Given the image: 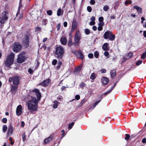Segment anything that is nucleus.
I'll list each match as a JSON object with an SVG mask.
<instances>
[{
  "label": "nucleus",
  "mask_w": 146,
  "mask_h": 146,
  "mask_svg": "<svg viewBox=\"0 0 146 146\" xmlns=\"http://www.w3.org/2000/svg\"><path fill=\"white\" fill-rule=\"evenodd\" d=\"M32 99L29 100L27 104L28 110L33 113V111L37 110L38 104V100H37L36 98L31 97Z\"/></svg>",
  "instance_id": "1"
},
{
  "label": "nucleus",
  "mask_w": 146,
  "mask_h": 146,
  "mask_svg": "<svg viewBox=\"0 0 146 146\" xmlns=\"http://www.w3.org/2000/svg\"><path fill=\"white\" fill-rule=\"evenodd\" d=\"M64 53L63 48L59 46L56 48V50L54 52L55 56L59 60L62 58Z\"/></svg>",
  "instance_id": "2"
},
{
  "label": "nucleus",
  "mask_w": 146,
  "mask_h": 146,
  "mask_svg": "<svg viewBox=\"0 0 146 146\" xmlns=\"http://www.w3.org/2000/svg\"><path fill=\"white\" fill-rule=\"evenodd\" d=\"M14 54L11 53L4 62L5 66L6 68H11V65L13 63Z\"/></svg>",
  "instance_id": "3"
},
{
  "label": "nucleus",
  "mask_w": 146,
  "mask_h": 146,
  "mask_svg": "<svg viewBox=\"0 0 146 146\" xmlns=\"http://www.w3.org/2000/svg\"><path fill=\"white\" fill-rule=\"evenodd\" d=\"M22 48L21 45L19 42H15L12 46L13 51L17 52L21 50Z\"/></svg>",
  "instance_id": "4"
},
{
  "label": "nucleus",
  "mask_w": 146,
  "mask_h": 146,
  "mask_svg": "<svg viewBox=\"0 0 146 146\" xmlns=\"http://www.w3.org/2000/svg\"><path fill=\"white\" fill-rule=\"evenodd\" d=\"M26 58L27 57L25 56V52H23L18 55L17 62L19 63H22L25 61Z\"/></svg>",
  "instance_id": "5"
},
{
  "label": "nucleus",
  "mask_w": 146,
  "mask_h": 146,
  "mask_svg": "<svg viewBox=\"0 0 146 146\" xmlns=\"http://www.w3.org/2000/svg\"><path fill=\"white\" fill-rule=\"evenodd\" d=\"M8 13L6 11L3 12L1 17H0V22L1 23L3 24L5 21H6L8 19Z\"/></svg>",
  "instance_id": "6"
},
{
  "label": "nucleus",
  "mask_w": 146,
  "mask_h": 146,
  "mask_svg": "<svg viewBox=\"0 0 146 146\" xmlns=\"http://www.w3.org/2000/svg\"><path fill=\"white\" fill-rule=\"evenodd\" d=\"M29 37L27 35H25L23 39L22 44L26 47H27L29 46Z\"/></svg>",
  "instance_id": "7"
},
{
  "label": "nucleus",
  "mask_w": 146,
  "mask_h": 146,
  "mask_svg": "<svg viewBox=\"0 0 146 146\" xmlns=\"http://www.w3.org/2000/svg\"><path fill=\"white\" fill-rule=\"evenodd\" d=\"M76 55L77 56L80 58L81 59L83 60L84 58V55L82 53L81 50H77L75 51H74Z\"/></svg>",
  "instance_id": "8"
},
{
  "label": "nucleus",
  "mask_w": 146,
  "mask_h": 146,
  "mask_svg": "<svg viewBox=\"0 0 146 146\" xmlns=\"http://www.w3.org/2000/svg\"><path fill=\"white\" fill-rule=\"evenodd\" d=\"M13 131V127L11 125H10L8 127V130L7 133L8 137L12 135Z\"/></svg>",
  "instance_id": "9"
},
{
  "label": "nucleus",
  "mask_w": 146,
  "mask_h": 146,
  "mask_svg": "<svg viewBox=\"0 0 146 146\" xmlns=\"http://www.w3.org/2000/svg\"><path fill=\"white\" fill-rule=\"evenodd\" d=\"M20 82L19 77L17 76H15L13 77V83L15 85L19 84Z\"/></svg>",
  "instance_id": "10"
},
{
  "label": "nucleus",
  "mask_w": 146,
  "mask_h": 146,
  "mask_svg": "<svg viewBox=\"0 0 146 146\" xmlns=\"http://www.w3.org/2000/svg\"><path fill=\"white\" fill-rule=\"evenodd\" d=\"M23 13L21 12L18 11L16 16L15 17L14 19V20H17L18 21L21 19L23 16Z\"/></svg>",
  "instance_id": "11"
},
{
  "label": "nucleus",
  "mask_w": 146,
  "mask_h": 146,
  "mask_svg": "<svg viewBox=\"0 0 146 146\" xmlns=\"http://www.w3.org/2000/svg\"><path fill=\"white\" fill-rule=\"evenodd\" d=\"M22 106L21 105H19L16 109V114L18 116L20 115L22 113Z\"/></svg>",
  "instance_id": "12"
},
{
  "label": "nucleus",
  "mask_w": 146,
  "mask_h": 146,
  "mask_svg": "<svg viewBox=\"0 0 146 146\" xmlns=\"http://www.w3.org/2000/svg\"><path fill=\"white\" fill-rule=\"evenodd\" d=\"M33 92H35V94L37 98V100L39 101L41 98V95L38 90L37 89H36L34 90H33Z\"/></svg>",
  "instance_id": "13"
},
{
  "label": "nucleus",
  "mask_w": 146,
  "mask_h": 146,
  "mask_svg": "<svg viewBox=\"0 0 146 146\" xmlns=\"http://www.w3.org/2000/svg\"><path fill=\"white\" fill-rule=\"evenodd\" d=\"M112 33L110 31H106L104 34L103 36L104 38L105 39H108L110 35H111Z\"/></svg>",
  "instance_id": "14"
},
{
  "label": "nucleus",
  "mask_w": 146,
  "mask_h": 146,
  "mask_svg": "<svg viewBox=\"0 0 146 146\" xmlns=\"http://www.w3.org/2000/svg\"><path fill=\"white\" fill-rule=\"evenodd\" d=\"M77 24L76 21L74 20L73 21L72 23L71 31L72 32L76 28Z\"/></svg>",
  "instance_id": "15"
},
{
  "label": "nucleus",
  "mask_w": 146,
  "mask_h": 146,
  "mask_svg": "<svg viewBox=\"0 0 146 146\" xmlns=\"http://www.w3.org/2000/svg\"><path fill=\"white\" fill-rule=\"evenodd\" d=\"M53 139V136L50 135L48 138L44 140V143L45 144L49 143L52 141Z\"/></svg>",
  "instance_id": "16"
},
{
  "label": "nucleus",
  "mask_w": 146,
  "mask_h": 146,
  "mask_svg": "<svg viewBox=\"0 0 146 146\" xmlns=\"http://www.w3.org/2000/svg\"><path fill=\"white\" fill-rule=\"evenodd\" d=\"M74 41L76 43H78L80 40V36L78 33H77L74 38Z\"/></svg>",
  "instance_id": "17"
},
{
  "label": "nucleus",
  "mask_w": 146,
  "mask_h": 146,
  "mask_svg": "<svg viewBox=\"0 0 146 146\" xmlns=\"http://www.w3.org/2000/svg\"><path fill=\"white\" fill-rule=\"evenodd\" d=\"M49 79H46L40 83L39 85L44 86H47L48 84Z\"/></svg>",
  "instance_id": "18"
},
{
  "label": "nucleus",
  "mask_w": 146,
  "mask_h": 146,
  "mask_svg": "<svg viewBox=\"0 0 146 146\" xmlns=\"http://www.w3.org/2000/svg\"><path fill=\"white\" fill-rule=\"evenodd\" d=\"M133 8L137 10L138 13H142V9L141 7L137 6H133Z\"/></svg>",
  "instance_id": "19"
},
{
  "label": "nucleus",
  "mask_w": 146,
  "mask_h": 146,
  "mask_svg": "<svg viewBox=\"0 0 146 146\" xmlns=\"http://www.w3.org/2000/svg\"><path fill=\"white\" fill-rule=\"evenodd\" d=\"M108 79L106 78L103 77L102 79V83L104 85H106L108 82Z\"/></svg>",
  "instance_id": "20"
},
{
  "label": "nucleus",
  "mask_w": 146,
  "mask_h": 146,
  "mask_svg": "<svg viewBox=\"0 0 146 146\" xmlns=\"http://www.w3.org/2000/svg\"><path fill=\"white\" fill-rule=\"evenodd\" d=\"M60 42L62 44L65 45L67 43V40L65 38L62 37L60 39Z\"/></svg>",
  "instance_id": "21"
},
{
  "label": "nucleus",
  "mask_w": 146,
  "mask_h": 146,
  "mask_svg": "<svg viewBox=\"0 0 146 146\" xmlns=\"http://www.w3.org/2000/svg\"><path fill=\"white\" fill-rule=\"evenodd\" d=\"M108 44L107 43H104L103 46L102 48L104 50H109V48H108Z\"/></svg>",
  "instance_id": "22"
},
{
  "label": "nucleus",
  "mask_w": 146,
  "mask_h": 146,
  "mask_svg": "<svg viewBox=\"0 0 146 146\" xmlns=\"http://www.w3.org/2000/svg\"><path fill=\"white\" fill-rule=\"evenodd\" d=\"M18 86L12 85L11 86V90L13 92H15L17 90Z\"/></svg>",
  "instance_id": "23"
},
{
  "label": "nucleus",
  "mask_w": 146,
  "mask_h": 146,
  "mask_svg": "<svg viewBox=\"0 0 146 146\" xmlns=\"http://www.w3.org/2000/svg\"><path fill=\"white\" fill-rule=\"evenodd\" d=\"M111 75L113 77L116 74V70H111L110 72Z\"/></svg>",
  "instance_id": "24"
},
{
  "label": "nucleus",
  "mask_w": 146,
  "mask_h": 146,
  "mask_svg": "<svg viewBox=\"0 0 146 146\" xmlns=\"http://www.w3.org/2000/svg\"><path fill=\"white\" fill-rule=\"evenodd\" d=\"M54 104L53 105V108H56L58 107V102L57 101L55 100L53 102Z\"/></svg>",
  "instance_id": "25"
},
{
  "label": "nucleus",
  "mask_w": 146,
  "mask_h": 146,
  "mask_svg": "<svg viewBox=\"0 0 146 146\" xmlns=\"http://www.w3.org/2000/svg\"><path fill=\"white\" fill-rule=\"evenodd\" d=\"M7 127L6 125H4L2 128L3 132L5 133L7 131Z\"/></svg>",
  "instance_id": "26"
},
{
  "label": "nucleus",
  "mask_w": 146,
  "mask_h": 146,
  "mask_svg": "<svg viewBox=\"0 0 146 146\" xmlns=\"http://www.w3.org/2000/svg\"><path fill=\"white\" fill-rule=\"evenodd\" d=\"M22 137L23 138V140L24 142L25 140L26 139V136H25V132H24L22 134Z\"/></svg>",
  "instance_id": "27"
},
{
  "label": "nucleus",
  "mask_w": 146,
  "mask_h": 146,
  "mask_svg": "<svg viewBox=\"0 0 146 146\" xmlns=\"http://www.w3.org/2000/svg\"><path fill=\"white\" fill-rule=\"evenodd\" d=\"M99 98H100V100H99L97 102H96L94 104L93 106V107L94 108H95L96 106L100 102V101H101V100L102 99V98L101 97H100Z\"/></svg>",
  "instance_id": "28"
},
{
  "label": "nucleus",
  "mask_w": 146,
  "mask_h": 146,
  "mask_svg": "<svg viewBox=\"0 0 146 146\" xmlns=\"http://www.w3.org/2000/svg\"><path fill=\"white\" fill-rule=\"evenodd\" d=\"M133 55V54L132 53H129L126 56V58L127 59H129L131 58Z\"/></svg>",
  "instance_id": "29"
},
{
  "label": "nucleus",
  "mask_w": 146,
  "mask_h": 146,
  "mask_svg": "<svg viewBox=\"0 0 146 146\" xmlns=\"http://www.w3.org/2000/svg\"><path fill=\"white\" fill-rule=\"evenodd\" d=\"M109 39L110 40H114V39L115 38V36L114 35H112V34H111V35H110V36L109 38Z\"/></svg>",
  "instance_id": "30"
},
{
  "label": "nucleus",
  "mask_w": 146,
  "mask_h": 146,
  "mask_svg": "<svg viewBox=\"0 0 146 146\" xmlns=\"http://www.w3.org/2000/svg\"><path fill=\"white\" fill-rule=\"evenodd\" d=\"M72 39L70 38L68 43V45L69 46H72Z\"/></svg>",
  "instance_id": "31"
},
{
  "label": "nucleus",
  "mask_w": 146,
  "mask_h": 146,
  "mask_svg": "<svg viewBox=\"0 0 146 146\" xmlns=\"http://www.w3.org/2000/svg\"><path fill=\"white\" fill-rule=\"evenodd\" d=\"M146 58V51L145 52L141 55V58L143 59H145Z\"/></svg>",
  "instance_id": "32"
},
{
  "label": "nucleus",
  "mask_w": 146,
  "mask_h": 146,
  "mask_svg": "<svg viewBox=\"0 0 146 146\" xmlns=\"http://www.w3.org/2000/svg\"><path fill=\"white\" fill-rule=\"evenodd\" d=\"M103 9L104 11H106L109 9V7L108 5H106L104 6Z\"/></svg>",
  "instance_id": "33"
},
{
  "label": "nucleus",
  "mask_w": 146,
  "mask_h": 146,
  "mask_svg": "<svg viewBox=\"0 0 146 146\" xmlns=\"http://www.w3.org/2000/svg\"><path fill=\"white\" fill-rule=\"evenodd\" d=\"M95 75L94 73H93L90 76V78L92 80H94L95 78Z\"/></svg>",
  "instance_id": "34"
},
{
  "label": "nucleus",
  "mask_w": 146,
  "mask_h": 146,
  "mask_svg": "<svg viewBox=\"0 0 146 146\" xmlns=\"http://www.w3.org/2000/svg\"><path fill=\"white\" fill-rule=\"evenodd\" d=\"M61 9L60 8L57 11V15L58 16H60L61 15Z\"/></svg>",
  "instance_id": "35"
},
{
  "label": "nucleus",
  "mask_w": 146,
  "mask_h": 146,
  "mask_svg": "<svg viewBox=\"0 0 146 146\" xmlns=\"http://www.w3.org/2000/svg\"><path fill=\"white\" fill-rule=\"evenodd\" d=\"M41 30V29L40 27H37L35 29V32L37 31H40Z\"/></svg>",
  "instance_id": "36"
},
{
  "label": "nucleus",
  "mask_w": 146,
  "mask_h": 146,
  "mask_svg": "<svg viewBox=\"0 0 146 146\" xmlns=\"http://www.w3.org/2000/svg\"><path fill=\"white\" fill-rule=\"evenodd\" d=\"M126 137L125 138V139L126 140H128L129 139L130 136L129 134H125Z\"/></svg>",
  "instance_id": "37"
},
{
  "label": "nucleus",
  "mask_w": 146,
  "mask_h": 146,
  "mask_svg": "<svg viewBox=\"0 0 146 146\" xmlns=\"http://www.w3.org/2000/svg\"><path fill=\"white\" fill-rule=\"evenodd\" d=\"M23 5L22 3H20L19 4V5L18 8V11L20 12L21 9Z\"/></svg>",
  "instance_id": "38"
},
{
  "label": "nucleus",
  "mask_w": 146,
  "mask_h": 146,
  "mask_svg": "<svg viewBox=\"0 0 146 146\" xmlns=\"http://www.w3.org/2000/svg\"><path fill=\"white\" fill-rule=\"evenodd\" d=\"M57 61L56 59H54L52 62V64L54 65H55L56 64Z\"/></svg>",
  "instance_id": "39"
},
{
  "label": "nucleus",
  "mask_w": 146,
  "mask_h": 146,
  "mask_svg": "<svg viewBox=\"0 0 146 146\" xmlns=\"http://www.w3.org/2000/svg\"><path fill=\"white\" fill-rule=\"evenodd\" d=\"M74 122H72L69 125L68 128L70 129H71L72 128V126L74 125Z\"/></svg>",
  "instance_id": "40"
},
{
  "label": "nucleus",
  "mask_w": 146,
  "mask_h": 146,
  "mask_svg": "<svg viewBox=\"0 0 146 146\" xmlns=\"http://www.w3.org/2000/svg\"><path fill=\"white\" fill-rule=\"evenodd\" d=\"M52 11L51 10H48L47 11V13L49 15H51L52 14Z\"/></svg>",
  "instance_id": "41"
},
{
  "label": "nucleus",
  "mask_w": 146,
  "mask_h": 146,
  "mask_svg": "<svg viewBox=\"0 0 146 146\" xmlns=\"http://www.w3.org/2000/svg\"><path fill=\"white\" fill-rule=\"evenodd\" d=\"M85 32L86 34L87 35H88L90 33V31L88 29H85Z\"/></svg>",
  "instance_id": "42"
},
{
  "label": "nucleus",
  "mask_w": 146,
  "mask_h": 146,
  "mask_svg": "<svg viewBox=\"0 0 146 146\" xmlns=\"http://www.w3.org/2000/svg\"><path fill=\"white\" fill-rule=\"evenodd\" d=\"M87 10L88 12H91L92 11V9L91 7L89 6H88L87 7Z\"/></svg>",
  "instance_id": "43"
},
{
  "label": "nucleus",
  "mask_w": 146,
  "mask_h": 146,
  "mask_svg": "<svg viewBox=\"0 0 146 146\" xmlns=\"http://www.w3.org/2000/svg\"><path fill=\"white\" fill-rule=\"evenodd\" d=\"M99 21L100 22H103L104 18L103 17H101L99 18Z\"/></svg>",
  "instance_id": "44"
},
{
  "label": "nucleus",
  "mask_w": 146,
  "mask_h": 146,
  "mask_svg": "<svg viewBox=\"0 0 146 146\" xmlns=\"http://www.w3.org/2000/svg\"><path fill=\"white\" fill-rule=\"evenodd\" d=\"M99 55V53L97 52H96L94 53V56L96 58H98Z\"/></svg>",
  "instance_id": "45"
},
{
  "label": "nucleus",
  "mask_w": 146,
  "mask_h": 146,
  "mask_svg": "<svg viewBox=\"0 0 146 146\" xmlns=\"http://www.w3.org/2000/svg\"><path fill=\"white\" fill-rule=\"evenodd\" d=\"M85 85L86 84L84 82H82L80 84V86L81 88H83L85 86Z\"/></svg>",
  "instance_id": "46"
},
{
  "label": "nucleus",
  "mask_w": 146,
  "mask_h": 146,
  "mask_svg": "<svg viewBox=\"0 0 146 146\" xmlns=\"http://www.w3.org/2000/svg\"><path fill=\"white\" fill-rule=\"evenodd\" d=\"M111 91H112V90H111L110 89V90L108 91L105 92V93H104L102 94V95H103L104 96L106 95L107 94L110 93Z\"/></svg>",
  "instance_id": "47"
},
{
  "label": "nucleus",
  "mask_w": 146,
  "mask_h": 146,
  "mask_svg": "<svg viewBox=\"0 0 146 146\" xmlns=\"http://www.w3.org/2000/svg\"><path fill=\"white\" fill-rule=\"evenodd\" d=\"M88 57L90 58H92L93 57V55L92 53H90L88 55Z\"/></svg>",
  "instance_id": "48"
},
{
  "label": "nucleus",
  "mask_w": 146,
  "mask_h": 146,
  "mask_svg": "<svg viewBox=\"0 0 146 146\" xmlns=\"http://www.w3.org/2000/svg\"><path fill=\"white\" fill-rule=\"evenodd\" d=\"M142 63V61L141 60H139L136 63V65L137 66L139 65L140 64H141Z\"/></svg>",
  "instance_id": "49"
},
{
  "label": "nucleus",
  "mask_w": 146,
  "mask_h": 146,
  "mask_svg": "<svg viewBox=\"0 0 146 146\" xmlns=\"http://www.w3.org/2000/svg\"><path fill=\"white\" fill-rule=\"evenodd\" d=\"M60 23L58 24L57 25V30H59L60 28Z\"/></svg>",
  "instance_id": "50"
},
{
  "label": "nucleus",
  "mask_w": 146,
  "mask_h": 146,
  "mask_svg": "<svg viewBox=\"0 0 146 146\" xmlns=\"http://www.w3.org/2000/svg\"><path fill=\"white\" fill-rule=\"evenodd\" d=\"M7 119L6 118H4L3 119L2 121L4 123H7Z\"/></svg>",
  "instance_id": "51"
},
{
  "label": "nucleus",
  "mask_w": 146,
  "mask_h": 146,
  "mask_svg": "<svg viewBox=\"0 0 146 146\" xmlns=\"http://www.w3.org/2000/svg\"><path fill=\"white\" fill-rule=\"evenodd\" d=\"M132 2V1H126L125 2V5H127L128 3H129V4H131Z\"/></svg>",
  "instance_id": "52"
},
{
  "label": "nucleus",
  "mask_w": 146,
  "mask_h": 146,
  "mask_svg": "<svg viewBox=\"0 0 146 146\" xmlns=\"http://www.w3.org/2000/svg\"><path fill=\"white\" fill-rule=\"evenodd\" d=\"M80 96L78 95H76L75 96V99L77 100H79L80 99Z\"/></svg>",
  "instance_id": "53"
},
{
  "label": "nucleus",
  "mask_w": 146,
  "mask_h": 146,
  "mask_svg": "<svg viewBox=\"0 0 146 146\" xmlns=\"http://www.w3.org/2000/svg\"><path fill=\"white\" fill-rule=\"evenodd\" d=\"M100 71L102 73H105L106 72V70L104 69H102L100 70Z\"/></svg>",
  "instance_id": "54"
},
{
  "label": "nucleus",
  "mask_w": 146,
  "mask_h": 146,
  "mask_svg": "<svg viewBox=\"0 0 146 146\" xmlns=\"http://www.w3.org/2000/svg\"><path fill=\"white\" fill-rule=\"evenodd\" d=\"M95 23V22L94 21H91L90 22L89 24L90 25H94Z\"/></svg>",
  "instance_id": "55"
},
{
  "label": "nucleus",
  "mask_w": 146,
  "mask_h": 146,
  "mask_svg": "<svg viewBox=\"0 0 146 146\" xmlns=\"http://www.w3.org/2000/svg\"><path fill=\"white\" fill-rule=\"evenodd\" d=\"M95 3V1L94 0H91L90 1V3L92 5H94Z\"/></svg>",
  "instance_id": "56"
},
{
  "label": "nucleus",
  "mask_w": 146,
  "mask_h": 146,
  "mask_svg": "<svg viewBox=\"0 0 146 146\" xmlns=\"http://www.w3.org/2000/svg\"><path fill=\"white\" fill-rule=\"evenodd\" d=\"M81 69V67H79L78 68H77L76 69L75 71L76 72H79L80 70Z\"/></svg>",
  "instance_id": "57"
},
{
  "label": "nucleus",
  "mask_w": 146,
  "mask_h": 146,
  "mask_svg": "<svg viewBox=\"0 0 146 146\" xmlns=\"http://www.w3.org/2000/svg\"><path fill=\"white\" fill-rule=\"evenodd\" d=\"M104 25V22H100L99 23L98 26H99L102 27V26H103Z\"/></svg>",
  "instance_id": "58"
},
{
  "label": "nucleus",
  "mask_w": 146,
  "mask_h": 146,
  "mask_svg": "<svg viewBox=\"0 0 146 146\" xmlns=\"http://www.w3.org/2000/svg\"><path fill=\"white\" fill-rule=\"evenodd\" d=\"M142 142L143 143H146V138H143L142 140Z\"/></svg>",
  "instance_id": "59"
},
{
  "label": "nucleus",
  "mask_w": 146,
  "mask_h": 146,
  "mask_svg": "<svg viewBox=\"0 0 146 146\" xmlns=\"http://www.w3.org/2000/svg\"><path fill=\"white\" fill-rule=\"evenodd\" d=\"M109 53L108 51H105L104 52V55L106 56H108V55H109Z\"/></svg>",
  "instance_id": "60"
},
{
  "label": "nucleus",
  "mask_w": 146,
  "mask_h": 146,
  "mask_svg": "<svg viewBox=\"0 0 146 146\" xmlns=\"http://www.w3.org/2000/svg\"><path fill=\"white\" fill-rule=\"evenodd\" d=\"M90 20L92 21H95V17L94 16H92L90 18Z\"/></svg>",
  "instance_id": "61"
},
{
  "label": "nucleus",
  "mask_w": 146,
  "mask_h": 146,
  "mask_svg": "<svg viewBox=\"0 0 146 146\" xmlns=\"http://www.w3.org/2000/svg\"><path fill=\"white\" fill-rule=\"evenodd\" d=\"M42 23L45 26H46V20H44L42 21Z\"/></svg>",
  "instance_id": "62"
},
{
  "label": "nucleus",
  "mask_w": 146,
  "mask_h": 146,
  "mask_svg": "<svg viewBox=\"0 0 146 146\" xmlns=\"http://www.w3.org/2000/svg\"><path fill=\"white\" fill-rule=\"evenodd\" d=\"M30 74H32L33 72V70L31 68H29L28 70Z\"/></svg>",
  "instance_id": "63"
},
{
  "label": "nucleus",
  "mask_w": 146,
  "mask_h": 146,
  "mask_svg": "<svg viewBox=\"0 0 146 146\" xmlns=\"http://www.w3.org/2000/svg\"><path fill=\"white\" fill-rule=\"evenodd\" d=\"M103 27H102L98 26V30L99 31H101L102 30Z\"/></svg>",
  "instance_id": "64"
}]
</instances>
